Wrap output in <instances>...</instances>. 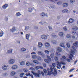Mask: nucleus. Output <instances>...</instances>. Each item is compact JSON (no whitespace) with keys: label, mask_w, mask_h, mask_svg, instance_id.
<instances>
[{"label":"nucleus","mask_w":78,"mask_h":78,"mask_svg":"<svg viewBox=\"0 0 78 78\" xmlns=\"http://www.w3.org/2000/svg\"><path fill=\"white\" fill-rule=\"evenodd\" d=\"M47 59H44V61L46 62H47V63L49 64L50 62L51 61V58H50V57L49 56H47Z\"/></svg>","instance_id":"obj_1"},{"label":"nucleus","mask_w":78,"mask_h":78,"mask_svg":"<svg viewBox=\"0 0 78 78\" xmlns=\"http://www.w3.org/2000/svg\"><path fill=\"white\" fill-rule=\"evenodd\" d=\"M50 70L51 71H48V75H49V76H50L51 75H52L53 74V69L52 68V67L50 68Z\"/></svg>","instance_id":"obj_2"},{"label":"nucleus","mask_w":78,"mask_h":78,"mask_svg":"<svg viewBox=\"0 0 78 78\" xmlns=\"http://www.w3.org/2000/svg\"><path fill=\"white\" fill-rule=\"evenodd\" d=\"M31 73L33 74L34 75H35L36 77H40V75L39 73H34L33 71H31Z\"/></svg>","instance_id":"obj_3"},{"label":"nucleus","mask_w":78,"mask_h":78,"mask_svg":"<svg viewBox=\"0 0 78 78\" xmlns=\"http://www.w3.org/2000/svg\"><path fill=\"white\" fill-rule=\"evenodd\" d=\"M54 73H53V74L54 76H56V75H58V73H57V71L56 69L55 68H54Z\"/></svg>","instance_id":"obj_4"},{"label":"nucleus","mask_w":78,"mask_h":78,"mask_svg":"<svg viewBox=\"0 0 78 78\" xmlns=\"http://www.w3.org/2000/svg\"><path fill=\"white\" fill-rule=\"evenodd\" d=\"M41 38L43 39H44L45 40V39H47V36L45 35H43L41 36Z\"/></svg>","instance_id":"obj_5"},{"label":"nucleus","mask_w":78,"mask_h":78,"mask_svg":"<svg viewBox=\"0 0 78 78\" xmlns=\"http://www.w3.org/2000/svg\"><path fill=\"white\" fill-rule=\"evenodd\" d=\"M15 62V61L14 60V59H11L9 61V62L10 64H14Z\"/></svg>","instance_id":"obj_6"},{"label":"nucleus","mask_w":78,"mask_h":78,"mask_svg":"<svg viewBox=\"0 0 78 78\" xmlns=\"http://www.w3.org/2000/svg\"><path fill=\"white\" fill-rule=\"evenodd\" d=\"M35 69L36 70H38V69H43L44 68H43V67L42 66H37L35 67Z\"/></svg>","instance_id":"obj_7"},{"label":"nucleus","mask_w":78,"mask_h":78,"mask_svg":"<svg viewBox=\"0 0 78 78\" xmlns=\"http://www.w3.org/2000/svg\"><path fill=\"white\" fill-rule=\"evenodd\" d=\"M74 20L72 18H70L68 21L69 23H72L73 22Z\"/></svg>","instance_id":"obj_8"},{"label":"nucleus","mask_w":78,"mask_h":78,"mask_svg":"<svg viewBox=\"0 0 78 78\" xmlns=\"http://www.w3.org/2000/svg\"><path fill=\"white\" fill-rule=\"evenodd\" d=\"M10 32H12V33L15 32V31H16V28L13 27L10 30Z\"/></svg>","instance_id":"obj_9"},{"label":"nucleus","mask_w":78,"mask_h":78,"mask_svg":"<svg viewBox=\"0 0 78 78\" xmlns=\"http://www.w3.org/2000/svg\"><path fill=\"white\" fill-rule=\"evenodd\" d=\"M40 16L41 17H44V16H45V13L44 12H42L41 13Z\"/></svg>","instance_id":"obj_10"},{"label":"nucleus","mask_w":78,"mask_h":78,"mask_svg":"<svg viewBox=\"0 0 78 78\" xmlns=\"http://www.w3.org/2000/svg\"><path fill=\"white\" fill-rule=\"evenodd\" d=\"M70 55H69V58L71 60H73V59H72V58H73V55L71 53L70 54Z\"/></svg>","instance_id":"obj_11"},{"label":"nucleus","mask_w":78,"mask_h":78,"mask_svg":"<svg viewBox=\"0 0 78 78\" xmlns=\"http://www.w3.org/2000/svg\"><path fill=\"white\" fill-rule=\"evenodd\" d=\"M8 68V66H6V65H5L3 66L2 67V69H3V70H6L7 68Z\"/></svg>","instance_id":"obj_12"},{"label":"nucleus","mask_w":78,"mask_h":78,"mask_svg":"<svg viewBox=\"0 0 78 78\" xmlns=\"http://www.w3.org/2000/svg\"><path fill=\"white\" fill-rule=\"evenodd\" d=\"M8 6V5L7 4H5L2 6V8L3 9H6L7 7Z\"/></svg>","instance_id":"obj_13"},{"label":"nucleus","mask_w":78,"mask_h":78,"mask_svg":"<svg viewBox=\"0 0 78 78\" xmlns=\"http://www.w3.org/2000/svg\"><path fill=\"white\" fill-rule=\"evenodd\" d=\"M45 47H46V48H47V47H48L50 46V44L48 43H46L45 44Z\"/></svg>","instance_id":"obj_14"},{"label":"nucleus","mask_w":78,"mask_h":78,"mask_svg":"<svg viewBox=\"0 0 78 78\" xmlns=\"http://www.w3.org/2000/svg\"><path fill=\"white\" fill-rule=\"evenodd\" d=\"M68 3H63V7H65V8H66V7H67L68 6Z\"/></svg>","instance_id":"obj_15"},{"label":"nucleus","mask_w":78,"mask_h":78,"mask_svg":"<svg viewBox=\"0 0 78 78\" xmlns=\"http://www.w3.org/2000/svg\"><path fill=\"white\" fill-rule=\"evenodd\" d=\"M17 68V65H14L12 67V69H13L14 70L16 69Z\"/></svg>","instance_id":"obj_16"},{"label":"nucleus","mask_w":78,"mask_h":78,"mask_svg":"<svg viewBox=\"0 0 78 78\" xmlns=\"http://www.w3.org/2000/svg\"><path fill=\"white\" fill-rule=\"evenodd\" d=\"M8 53H12V49H10L9 50L7 51Z\"/></svg>","instance_id":"obj_17"},{"label":"nucleus","mask_w":78,"mask_h":78,"mask_svg":"<svg viewBox=\"0 0 78 78\" xmlns=\"http://www.w3.org/2000/svg\"><path fill=\"white\" fill-rule=\"evenodd\" d=\"M73 45L76 47H78V42L76 41L73 44Z\"/></svg>","instance_id":"obj_18"},{"label":"nucleus","mask_w":78,"mask_h":78,"mask_svg":"<svg viewBox=\"0 0 78 78\" xmlns=\"http://www.w3.org/2000/svg\"><path fill=\"white\" fill-rule=\"evenodd\" d=\"M60 46L61 47L65 48V46H64V44L63 43H61L60 44Z\"/></svg>","instance_id":"obj_19"},{"label":"nucleus","mask_w":78,"mask_h":78,"mask_svg":"<svg viewBox=\"0 0 78 78\" xmlns=\"http://www.w3.org/2000/svg\"><path fill=\"white\" fill-rule=\"evenodd\" d=\"M3 34H4L3 31L2 30H1V32L0 33V37H2V36H3Z\"/></svg>","instance_id":"obj_20"},{"label":"nucleus","mask_w":78,"mask_h":78,"mask_svg":"<svg viewBox=\"0 0 78 78\" xmlns=\"http://www.w3.org/2000/svg\"><path fill=\"white\" fill-rule=\"evenodd\" d=\"M29 37H30V35H29L28 34H27L26 35V39H27L28 41H29Z\"/></svg>","instance_id":"obj_21"},{"label":"nucleus","mask_w":78,"mask_h":78,"mask_svg":"<svg viewBox=\"0 0 78 78\" xmlns=\"http://www.w3.org/2000/svg\"><path fill=\"white\" fill-rule=\"evenodd\" d=\"M25 64V62L22 61L20 63V65L21 66H24Z\"/></svg>","instance_id":"obj_22"},{"label":"nucleus","mask_w":78,"mask_h":78,"mask_svg":"<svg viewBox=\"0 0 78 78\" xmlns=\"http://www.w3.org/2000/svg\"><path fill=\"white\" fill-rule=\"evenodd\" d=\"M59 35L60 36L62 37V36H64V33L62 32H60L59 34Z\"/></svg>","instance_id":"obj_23"},{"label":"nucleus","mask_w":78,"mask_h":78,"mask_svg":"<svg viewBox=\"0 0 78 78\" xmlns=\"http://www.w3.org/2000/svg\"><path fill=\"white\" fill-rule=\"evenodd\" d=\"M62 12L63 13H67V12H68V10L67 9H64L62 11Z\"/></svg>","instance_id":"obj_24"},{"label":"nucleus","mask_w":78,"mask_h":78,"mask_svg":"<svg viewBox=\"0 0 78 78\" xmlns=\"http://www.w3.org/2000/svg\"><path fill=\"white\" fill-rule=\"evenodd\" d=\"M57 51L58 52H61L62 51V49L59 47L57 48Z\"/></svg>","instance_id":"obj_25"},{"label":"nucleus","mask_w":78,"mask_h":78,"mask_svg":"<svg viewBox=\"0 0 78 78\" xmlns=\"http://www.w3.org/2000/svg\"><path fill=\"white\" fill-rule=\"evenodd\" d=\"M52 37H54V38H55V37H58L57 36H56V35H55L54 33H53L51 34Z\"/></svg>","instance_id":"obj_26"},{"label":"nucleus","mask_w":78,"mask_h":78,"mask_svg":"<svg viewBox=\"0 0 78 78\" xmlns=\"http://www.w3.org/2000/svg\"><path fill=\"white\" fill-rule=\"evenodd\" d=\"M15 74H16V72L13 71H12V72H11V75H12V76H14Z\"/></svg>","instance_id":"obj_27"},{"label":"nucleus","mask_w":78,"mask_h":78,"mask_svg":"<svg viewBox=\"0 0 78 78\" xmlns=\"http://www.w3.org/2000/svg\"><path fill=\"white\" fill-rule=\"evenodd\" d=\"M51 42L52 44H56V41L54 40L51 41Z\"/></svg>","instance_id":"obj_28"},{"label":"nucleus","mask_w":78,"mask_h":78,"mask_svg":"<svg viewBox=\"0 0 78 78\" xmlns=\"http://www.w3.org/2000/svg\"><path fill=\"white\" fill-rule=\"evenodd\" d=\"M33 62L35 63V64H38L39 62H38V61L37 60H34L33 61Z\"/></svg>","instance_id":"obj_29"},{"label":"nucleus","mask_w":78,"mask_h":78,"mask_svg":"<svg viewBox=\"0 0 78 78\" xmlns=\"http://www.w3.org/2000/svg\"><path fill=\"white\" fill-rule=\"evenodd\" d=\"M32 58L33 59H36L37 58V56L35 55H33L32 56Z\"/></svg>","instance_id":"obj_30"},{"label":"nucleus","mask_w":78,"mask_h":78,"mask_svg":"<svg viewBox=\"0 0 78 78\" xmlns=\"http://www.w3.org/2000/svg\"><path fill=\"white\" fill-rule=\"evenodd\" d=\"M23 70L24 72H27L28 71V70L27 69H23Z\"/></svg>","instance_id":"obj_31"},{"label":"nucleus","mask_w":78,"mask_h":78,"mask_svg":"<svg viewBox=\"0 0 78 78\" xmlns=\"http://www.w3.org/2000/svg\"><path fill=\"white\" fill-rule=\"evenodd\" d=\"M29 29V27L25 26V29L24 30H26V31H27V30H28Z\"/></svg>","instance_id":"obj_32"},{"label":"nucleus","mask_w":78,"mask_h":78,"mask_svg":"<svg viewBox=\"0 0 78 78\" xmlns=\"http://www.w3.org/2000/svg\"><path fill=\"white\" fill-rule=\"evenodd\" d=\"M51 57L52 58H54V56H55V54H54V53H52L51 54Z\"/></svg>","instance_id":"obj_33"},{"label":"nucleus","mask_w":78,"mask_h":78,"mask_svg":"<svg viewBox=\"0 0 78 78\" xmlns=\"http://www.w3.org/2000/svg\"><path fill=\"white\" fill-rule=\"evenodd\" d=\"M37 59L39 61H41L42 60V58H41V57L40 56L38 57H37Z\"/></svg>","instance_id":"obj_34"},{"label":"nucleus","mask_w":78,"mask_h":78,"mask_svg":"<svg viewBox=\"0 0 78 78\" xmlns=\"http://www.w3.org/2000/svg\"><path fill=\"white\" fill-rule=\"evenodd\" d=\"M26 49L24 48H22L21 49V51H26Z\"/></svg>","instance_id":"obj_35"},{"label":"nucleus","mask_w":78,"mask_h":78,"mask_svg":"<svg viewBox=\"0 0 78 78\" xmlns=\"http://www.w3.org/2000/svg\"><path fill=\"white\" fill-rule=\"evenodd\" d=\"M44 72L45 74H47V75H48V73H47V70L45 69L44 70Z\"/></svg>","instance_id":"obj_36"},{"label":"nucleus","mask_w":78,"mask_h":78,"mask_svg":"<svg viewBox=\"0 0 78 78\" xmlns=\"http://www.w3.org/2000/svg\"><path fill=\"white\" fill-rule=\"evenodd\" d=\"M24 75V73H21L20 75V77L21 78L23 76V75Z\"/></svg>","instance_id":"obj_37"},{"label":"nucleus","mask_w":78,"mask_h":78,"mask_svg":"<svg viewBox=\"0 0 78 78\" xmlns=\"http://www.w3.org/2000/svg\"><path fill=\"white\" fill-rule=\"evenodd\" d=\"M42 58H45V54L44 53H43L41 55Z\"/></svg>","instance_id":"obj_38"},{"label":"nucleus","mask_w":78,"mask_h":78,"mask_svg":"<svg viewBox=\"0 0 78 78\" xmlns=\"http://www.w3.org/2000/svg\"><path fill=\"white\" fill-rule=\"evenodd\" d=\"M26 65L27 66H29L30 65V62H27L26 63Z\"/></svg>","instance_id":"obj_39"},{"label":"nucleus","mask_w":78,"mask_h":78,"mask_svg":"<svg viewBox=\"0 0 78 78\" xmlns=\"http://www.w3.org/2000/svg\"><path fill=\"white\" fill-rule=\"evenodd\" d=\"M56 56H61V54H59V52H56Z\"/></svg>","instance_id":"obj_40"},{"label":"nucleus","mask_w":78,"mask_h":78,"mask_svg":"<svg viewBox=\"0 0 78 78\" xmlns=\"http://www.w3.org/2000/svg\"><path fill=\"white\" fill-rule=\"evenodd\" d=\"M72 29L73 30H77L78 28V27H74Z\"/></svg>","instance_id":"obj_41"},{"label":"nucleus","mask_w":78,"mask_h":78,"mask_svg":"<svg viewBox=\"0 0 78 78\" xmlns=\"http://www.w3.org/2000/svg\"><path fill=\"white\" fill-rule=\"evenodd\" d=\"M16 15L17 16H20V15H21L20 13L19 12H18V13H16Z\"/></svg>","instance_id":"obj_42"},{"label":"nucleus","mask_w":78,"mask_h":78,"mask_svg":"<svg viewBox=\"0 0 78 78\" xmlns=\"http://www.w3.org/2000/svg\"><path fill=\"white\" fill-rule=\"evenodd\" d=\"M66 37L68 38H70V37H71V36L70 35L67 34L66 36Z\"/></svg>","instance_id":"obj_43"},{"label":"nucleus","mask_w":78,"mask_h":78,"mask_svg":"<svg viewBox=\"0 0 78 78\" xmlns=\"http://www.w3.org/2000/svg\"><path fill=\"white\" fill-rule=\"evenodd\" d=\"M26 58H30V55H27L26 56Z\"/></svg>","instance_id":"obj_44"},{"label":"nucleus","mask_w":78,"mask_h":78,"mask_svg":"<svg viewBox=\"0 0 78 78\" xmlns=\"http://www.w3.org/2000/svg\"><path fill=\"white\" fill-rule=\"evenodd\" d=\"M63 30H64V31H67V28L66 27H64L63 28Z\"/></svg>","instance_id":"obj_45"},{"label":"nucleus","mask_w":78,"mask_h":78,"mask_svg":"<svg viewBox=\"0 0 78 78\" xmlns=\"http://www.w3.org/2000/svg\"><path fill=\"white\" fill-rule=\"evenodd\" d=\"M66 45L67 47H68V48H70V44H69V43H67L66 44Z\"/></svg>","instance_id":"obj_46"},{"label":"nucleus","mask_w":78,"mask_h":78,"mask_svg":"<svg viewBox=\"0 0 78 78\" xmlns=\"http://www.w3.org/2000/svg\"><path fill=\"white\" fill-rule=\"evenodd\" d=\"M45 52L46 53H47V54H49V53H50V51L46 50L45 51Z\"/></svg>","instance_id":"obj_47"},{"label":"nucleus","mask_w":78,"mask_h":78,"mask_svg":"<svg viewBox=\"0 0 78 78\" xmlns=\"http://www.w3.org/2000/svg\"><path fill=\"white\" fill-rule=\"evenodd\" d=\"M30 10H30H28V11L29 12H32V10H33V9L31 8H28Z\"/></svg>","instance_id":"obj_48"},{"label":"nucleus","mask_w":78,"mask_h":78,"mask_svg":"<svg viewBox=\"0 0 78 78\" xmlns=\"http://www.w3.org/2000/svg\"><path fill=\"white\" fill-rule=\"evenodd\" d=\"M52 66H53V67H54L53 68H55V67H56V64L55 63H52Z\"/></svg>","instance_id":"obj_49"},{"label":"nucleus","mask_w":78,"mask_h":78,"mask_svg":"<svg viewBox=\"0 0 78 78\" xmlns=\"http://www.w3.org/2000/svg\"><path fill=\"white\" fill-rule=\"evenodd\" d=\"M71 53H72V54H74V53H75V51H74L73 50H71Z\"/></svg>","instance_id":"obj_50"},{"label":"nucleus","mask_w":78,"mask_h":78,"mask_svg":"<svg viewBox=\"0 0 78 78\" xmlns=\"http://www.w3.org/2000/svg\"><path fill=\"white\" fill-rule=\"evenodd\" d=\"M43 52H42V51H39L38 52V54L39 55H41V54L43 53Z\"/></svg>","instance_id":"obj_51"},{"label":"nucleus","mask_w":78,"mask_h":78,"mask_svg":"<svg viewBox=\"0 0 78 78\" xmlns=\"http://www.w3.org/2000/svg\"><path fill=\"white\" fill-rule=\"evenodd\" d=\"M60 63L61 64H63V65H66V63L64 62H60Z\"/></svg>","instance_id":"obj_52"},{"label":"nucleus","mask_w":78,"mask_h":78,"mask_svg":"<svg viewBox=\"0 0 78 78\" xmlns=\"http://www.w3.org/2000/svg\"><path fill=\"white\" fill-rule=\"evenodd\" d=\"M62 58L63 59H65V60L66 59V57L65 56H62Z\"/></svg>","instance_id":"obj_53"},{"label":"nucleus","mask_w":78,"mask_h":78,"mask_svg":"<svg viewBox=\"0 0 78 78\" xmlns=\"http://www.w3.org/2000/svg\"><path fill=\"white\" fill-rule=\"evenodd\" d=\"M75 70V69H74V68L71 69V70L69 71V72H72V71H73V70Z\"/></svg>","instance_id":"obj_54"},{"label":"nucleus","mask_w":78,"mask_h":78,"mask_svg":"<svg viewBox=\"0 0 78 78\" xmlns=\"http://www.w3.org/2000/svg\"><path fill=\"white\" fill-rule=\"evenodd\" d=\"M55 61H58V58L57 57H55Z\"/></svg>","instance_id":"obj_55"},{"label":"nucleus","mask_w":78,"mask_h":78,"mask_svg":"<svg viewBox=\"0 0 78 78\" xmlns=\"http://www.w3.org/2000/svg\"><path fill=\"white\" fill-rule=\"evenodd\" d=\"M38 45H41V46H42L43 45V44H42V43L41 42H39L38 43Z\"/></svg>","instance_id":"obj_56"},{"label":"nucleus","mask_w":78,"mask_h":78,"mask_svg":"<svg viewBox=\"0 0 78 78\" xmlns=\"http://www.w3.org/2000/svg\"><path fill=\"white\" fill-rule=\"evenodd\" d=\"M57 63H58V64H57V66H60L61 65V62H57Z\"/></svg>","instance_id":"obj_57"},{"label":"nucleus","mask_w":78,"mask_h":78,"mask_svg":"<svg viewBox=\"0 0 78 78\" xmlns=\"http://www.w3.org/2000/svg\"><path fill=\"white\" fill-rule=\"evenodd\" d=\"M34 29H36V30L38 29V27H37V26H34Z\"/></svg>","instance_id":"obj_58"},{"label":"nucleus","mask_w":78,"mask_h":78,"mask_svg":"<svg viewBox=\"0 0 78 78\" xmlns=\"http://www.w3.org/2000/svg\"><path fill=\"white\" fill-rule=\"evenodd\" d=\"M41 75H42V76H44V72H43V71L41 72Z\"/></svg>","instance_id":"obj_59"},{"label":"nucleus","mask_w":78,"mask_h":78,"mask_svg":"<svg viewBox=\"0 0 78 78\" xmlns=\"http://www.w3.org/2000/svg\"><path fill=\"white\" fill-rule=\"evenodd\" d=\"M58 5H60L61 4V2H58L57 3Z\"/></svg>","instance_id":"obj_60"},{"label":"nucleus","mask_w":78,"mask_h":78,"mask_svg":"<svg viewBox=\"0 0 78 78\" xmlns=\"http://www.w3.org/2000/svg\"><path fill=\"white\" fill-rule=\"evenodd\" d=\"M66 61H68V62H70V59H69V58H67Z\"/></svg>","instance_id":"obj_61"},{"label":"nucleus","mask_w":78,"mask_h":78,"mask_svg":"<svg viewBox=\"0 0 78 78\" xmlns=\"http://www.w3.org/2000/svg\"><path fill=\"white\" fill-rule=\"evenodd\" d=\"M43 65L44 67H46L47 66V65H46V64L45 63L43 64Z\"/></svg>","instance_id":"obj_62"},{"label":"nucleus","mask_w":78,"mask_h":78,"mask_svg":"<svg viewBox=\"0 0 78 78\" xmlns=\"http://www.w3.org/2000/svg\"><path fill=\"white\" fill-rule=\"evenodd\" d=\"M38 73H39V75H41V71L40 70L38 71Z\"/></svg>","instance_id":"obj_63"},{"label":"nucleus","mask_w":78,"mask_h":78,"mask_svg":"<svg viewBox=\"0 0 78 78\" xmlns=\"http://www.w3.org/2000/svg\"><path fill=\"white\" fill-rule=\"evenodd\" d=\"M36 49H37L35 47H34L33 50H34V51H36Z\"/></svg>","instance_id":"obj_64"}]
</instances>
